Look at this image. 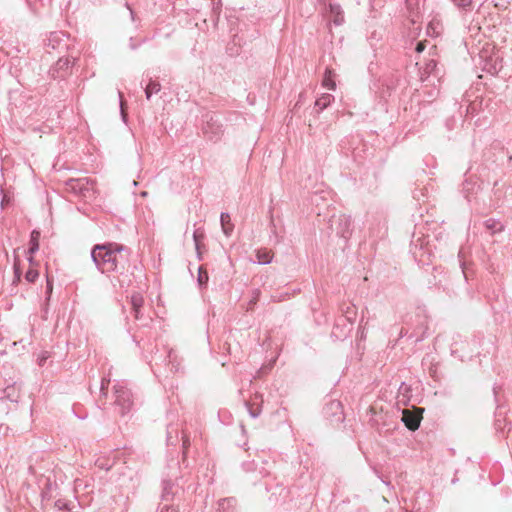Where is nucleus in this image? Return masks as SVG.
Returning <instances> with one entry per match:
<instances>
[{"mask_svg": "<svg viewBox=\"0 0 512 512\" xmlns=\"http://www.w3.org/2000/svg\"><path fill=\"white\" fill-rule=\"evenodd\" d=\"M124 246L117 243L97 244L92 248L91 258L102 273L116 272L124 267Z\"/></svg>", "mask_w": 512, "mask_h": 512, "instance_id": "obj_1", "label": "nucleus"}, {"mask_svg": "<svg viewBox=\"0 0 512 512\" xmlns=\"http://www.w3.org/2000/svg\"><path fill=\"white\" fill-rule=\"evenodd\" d=\"M202 131L209 140L218 141L224 133L220 117L215 114H206Z\"/></svg>", "mask_w": 512, "mask_h": 512, "instance_id": "obj_2", "label": "nucleus"}, {"mask_svg": "<svg viewBox=\"0 0 512 512\" xmlns=\"http://www.w3.org/2000/svg\"><path fill=\"white\" fill-rule=\"evenodd\" d=\"M65 185L68 191L83 198H88L93 194V182L86 177L69 179Z\"/></svg>", "mask_w": 512, "mask_h": 512, "instance_id": "obj_3", "label": "nucleus"}, {"mask_svg": "<svg viewBox=\"0 0 512 512\" xmlns=\"http://www.w3.org/2000/svg\"><path fill=\"white\" fill-rule=\"evenodd\" d=\"M115 404L121 408L122 415L130 411L133 401L131 392L122 385L114 386Z\"/></svg>", "mask_w": 512, "mask_h": 512, "instance_id": "obj_4", "label": "nucleus"}, {"mask_svg": "<svg viewBox=\"0 0 512 512\" xmlns=\"http://www.w3.org/2000/svg\"><path fill=\"white\" fill-rule=\"evenodd\" d=\"M421 417L408 409L403 410L402 412V421L405 426L411 430L415 431L419 428Z\"/></svg>", "mask_w": 512, "mask_h": 512, "instance_id": "obj_5", "label": "nucleus"}, {"mask_svg": "<svg viewBox=\"0 0 512 512\" xmlns=\"http://www.w3.org/2000/svg\"><path fill=\"white\" fill-rule=\"evenodd\" d=\"M339 227L337 228V234L343 238H348L351 233L352 220L350 216L340 215L338 217Z\"/></svg>", "mask_w": 512, "mask_h": 512, "instance_id": "obj_6", "label": "nucleus"}, {"mask_svg": "<svg viewBox=\"0 0 512 512\" xmlns=\"http://www.w3.org/2000/svg\"><path fill=\"white\" fill-rule=\"evenodd\" d=\"M329 12L335 25L340 26L344 23V12L339 4L330 3Z\"/></svg>", "mask_w": 512, "mask_h": 512, "instance_id": "obj_7", "label": "nucleus"}, {"mask_svg": "<svg viewBox=\"0 0 512 512\" xmlns=\"http://www.w3.org/2000/svg\"><path fill=\"white\" fill-rule=\"evenodd\" d=\"M144 299L139 293H135L131 296V306L136 319H140V311L143 306Z\"/></svg>", "mask_w": 512, "mask_h": 512, "instance_id": "obj_8", "label": "nucleus"}, {"mask_svg": "<svg viewBox=\"0 0 512 512\" xmlns=\"http://www.w3.org/2000/svg\"><path fill=\"white\" fill-rule=\"evenodd\" d=\"M220 222H221V227H222L223 233L227 237L231 236L233 229H234V225L231 222L230 215L226 212H222L221 216H220Z\"/></svg>", "mask_w": 512, "mask_h": 512, "instance_id": "obj_9", "label": "nucleus"}, {"mask_svg": "<svg viewBox=\"0 0 512 512\" xmlns=\"http://www.w3.org/2000/svg\"><path fill=\"white\" fill-rule=\"evenodd\" d=\"M334 71L332 69L326 68L324 78L322 80V85L330 90H335L336 83L334 81Z\"/></svg>", "mask_w": 512, "mask_h": 512, "instance_id": "obj_10", "label": "nucleus"}, {"mask_svg": "<svg viewBox=\"0 0 512 512\" xmlns=\"http://www.w3.org/2000/svg\"><path fill=\"white\" fill-rule=\"evenodd\" d=\"M39 239H40V232L37 231V230H33L31 232V236H30V242H29V254H34L36 251H38L39 249Z\"/></svg>", "mask_w": 512, "mask_h": 512, "instance_id": "obj_11", "label": "nucleus"}, {"mask_svg": "<svg viewBox=\"0 0 512 512\" xmlns=\"http://www.w3.org/2000/svg\"><path fill=\"white\" fill-rule=\"evenodd\" d=\"M333 99L334 97L331 94L325 93L315 101V107L322 111L330 105Z\"/></svg>", "mask_w": 512, "mask_h": 512, "instance_id": "obj_12", "label": "nucleus"}, {"mask_svg": "<svg viewBox=\"0 0 512 512\" xmlns=\"http://www.w3.org/2000/svg\"><path fill=\"white\" fill-rule=\"evenodd\" d=\"M4 397L12 402H17L19 398V392L15 385H11L5 388Z\"/></svg>", "mask_w": 512, "mask_h": 512, "instance_id": "obj_13", "label": "nucleus"}, {"mask_svg": "<svg viewBox=\"0 0 512 512\" xmlns=\"http://www.w3.org/2000/svg\"><path fill=\"white\" fill-rule=\"evenodd\" d=\"M257 263L259 264H269L272 260V256L270 251L263 249L258 250L256 253Z\"/></svg>", "mask_w": 512, "mask_h": 512, "instance_id": "obj_14", "label": "nucleus"}, {"mask_svg": "<svg viewBox=\"0 0 512 512\" xmlns=\"http://www.w3.org/2000/svg\"><path fill=\"white\" fill-rule=\"evenodd\" d=\"M486 229L490 230L492 234L503 230V225L494 219H488L484 222Z\"/></svg>", "mask_w": 512, "mask_h": 512, "instance_id": "obj_15", "label": "nucleus"}, {"mask_svg": "<svg viewBox=\"0 0 512 512\" xmlns=\"http://www.w3.org/2000/svg\"><path fill=\"white\" fill-rule=\"evenodd\" d=\"M161 89V85L158 82L150 81L145 88L146 98L149 100L154 93H158Z\"/></svg>", "mask_w": 512, "mask_h": 512, "instance_id": "obj_16", "label": "nucleus"}, {"mask_svg": "<svg viewBox=\"0 0 512 512\" xmlns=\"http://www.w3.org/2000/svg\"><path fill=\"white\" fill-rule=\"evenodd\" d=\"M209 280L208 273L206 269H204L202 266L198 269V277L197 282L200 287L205 286Z\"/></svg>", "mask_w": 512, "mask_h": 512, "instance_id": "obj_17", "label": "nucleus"}, {"mask_svg": "<svg viewBox=\"0 0 512 512\" xmlns=\"http://www.w3.org/2000/svg\"><path fill=\"white\" fill-rule=\"evenodd\" d=\"M72 65L69 58H60L56 63L57 70H67Z\"/></svg>", "mask_w": 512, "mask_h": 512, "instance_id": "obj_18", "label": "nucleus"}, {"mask_svg": "<svg viewBox=\"0 0 512 512\" xmlns=\"http://www.w3.org/2000/svg\"><path fill=\"white\" fill-rule=\"evenodd\" d=\"M259 297H260V290L259 289H254L252 291V298L250 299V301L248 303V309H252L254 307V305L259 300Z\"/></svg>", "mask_w": 512, "mask_h": 512, "instance_id": "obj_19", "label": "nucleus"}, {"mask_svg": "<svg viewBox=\"0 0 512 512\" xmlns=\"http://www.w3.org/2000/svg\"><path fill=\"white\" fill-rule=\"evenodd\" d=\"M457 7L468 9L472 5V0H451Z\"/></svg>", "mask_w": 512, "mask_h": 512, "instance_id": "obj_20", "label": "nucleus"}, {"mask_svg": "<svg viewBox=\"0 0 512 512\" xmlns=\"http://www.w3.org/2000/svg\"><path fill=\"white\" fill-rule=\"evenodd\" d=\"M38 271L37 270H33V269H30L26 272L25 274V278L28 282H34L36 280V278L38 277Z\"/></svg>", "mask_w": 512, "mask_h": 512, "instance_id": "obj_21", "label": "nucleus"}, {"mask_svg": "<svg viewBox=\"0 0 512 512\" xmlns=\"http://www.w3.org/2000/svg\"><path fill=\"white\" fill-rule=\"evenodd\" d=\"M204 237V234L203 232H201L200 230H195L194 233H193V239H194V242H195V247H196V250L199 251V242H200V239H202Z\"/></svg>", "mask_w": 512, "mask_h": 512, "instance_id": "obj_22", "label": "nucleus"}, {"mask_svg": "<svg viewBox=\"0 0 512 512\" xmlns=\"http://www.w3.org/2000/svg\"><path fill=\"white\" fill-rule=\"evenodd\" d=\"M49 357L50 354L47 351L41 352L37 358L38 365L43 366Z\"/></svg>", "mask_w": 512, "mask_h": 512, "instance_id": "obj_23", "label": "nucleus"}, {"mask_svg": "<svg viewBox=\"0 0 512 512\" xmlns=\"http://www.w3.org/2000/svg\"><path fill=\"white\" fill-rule=\"evenodd\" d=\"M420 0H406L407 8L414 11L419 8Z\"/></svg>", "mask_w": 512, "mask_h": 512, "instance_id": "obj_24", "label": "nucleus"}, {"mask_svg": "<svg viewBox=\"0 0 512 512\" xmlns=\"http://www.w3.org/2000/svg\"><path fill=\"white\" fill-rule=\"evenodd\" d=\"M95 465L97 467H99L100 469H103V470H110L111 469V465L108 464L107 462L103 461L102 459H97L96 462H95Z\"/></svg>", "mask_w": 512, "mask_h": 512, "instance_id": "obj_25", "label": "nucleus"}, {"mask_svg": "<svg viewBox=\"0 0 512 512\" xmlns=\"http://www.w3.org/2000/svg\"><path fill=\"white\" fill-rule=\"evenodd\" d=\"M436 67V62L434 60H430L427 64H426V68H425V71L427 73H430L432 72Z\"/></svg>", "mask_w": 512, "mask_h": 512, "instance_id": "obj_26", "label": "nucleus"}, {"mask_svg": "<svg viewBox=\"0 0 512 512\" xmlns=\"http://www.w3.org/2000/svg\"><path fill=\"white\" fill-rule=\"evenodd\" d=\"M160 512H179V510L177 507L174 506H164L163 508H161Z\"/></svg>", "mask_w": 512, "mask_h": 512, "instance_id": "obj_27", "label": "nucleus"}, {"mask_svg": "<svg viewBox=\"0 0 512 512\" xmlns=\"http://www.w3.org/2000/svg\"><path fill=\"white\" fill-rule=\"evenodd\" d=\"M108 384H109V380H106V379H102V382H101V392H103L104 394H106V391L108 389Z\"/></svg>", "mask_w": 512, "mask_h": 512, "instance_id": "obj_28", "label": "nucleus"}, {"mask_svg": "<svg viewBox=\"0 0 512 512\" xmlns=\"http://www.w3.org/2000/svg\"><path fill=\"white\" fill-rule=\"evenodd\" d=\"M425 49V45L423 42H418L416 45V51L418 53L422 52Z\"/></svg>", "mask_w": 512, "mask_h": 512, "instance_id": "obj_29", "label": "nucleus"}, {"mask_svg": "<svg viewBox=\"0 0 512 512\" xmlns=\"http://www.w3.org/2000/svg\"><path fill=\"white\" fill-rule=\"evenodd\" d=\"M189 439L186 436H183V447L186 449L189 446Z\"/></svg>", "mask_w": 512, "mask_h": 512, "instance_id": "obj_30", "label": "nucleus"}, {"mask_svg": "<svg viewBox=\"0 0 512 512\" xmlns=\"http://www.w3.org/2000/svg\"><path fill=\"white\" fill-rule=\"evenodd\" d=\"M14 270H15V275L17 276V278H19L20 271H19V267H18L17 263L14 264Z\"/></svg>", "mask_w": 512, "mask_h": 512, "instance_id": "obj_31", "label": "nucleus"}, {"mask_svg": "<svg viewBox=\"0 0 512 512\" xmlns=\"http://www.w3.org/2000/svg\"><path fill=\"white\" fill-rule=\"evenodd\" d=\"M47 292H48V293H51V292H52V284L50 283V281H49V280L47 281Z\"/></svg>", "mask_w": 512, "mask_h": 512, "instance_id": "obj_32", "label": "nucleus"}, {"mask_svg": "<svg viewBox=\"0 0 512 512\" xmlns=\"http://www.w3.org/2000/svg\"><path fill=\"white\" fill-rule=\"evenodd\" d=\"M126 5H127V8H128V9H129V11H130V15H131L132 20H134V12L132 11V9L129 7V5H128V4H126Z\"/></svg>", "mask_w": 512, "mask_h": 512, "instance_id": "obj_33", "label": "nucleus"}, {"mask_svg": "<svg viewBox=\"0 0 512 512\" xmlns=\"http://www.w3.org/2000/svg\"><path fill=\"white\" fill-rule=\"evenodd\" d=\"M250 415L253 417V418H256L258 416V412H254L252 410H250Z\"/></svg>", "mask_w": 512, "mask_h": 512, "instance_id": "obj_34", "label": "nucleus"}, {"mask_svg": "<svg viewBox=\"0 0 512 512\" xmlns=\"http://www.w3.org/2000/svg\"><path fill=\"white\" fill-rule=\"evenodd\" d=\"M332 405H335L336 407H340V403L339 402L332 403Z\"/></svg>", "mask_w": 512, "mask_h": 512, "instance_id": "obj_35", "label": "nucleus"}]
</instances>
